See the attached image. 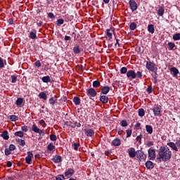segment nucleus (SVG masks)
<instances>
[{"label":"nucleus","instance_id":"1","mask_svg":"<svg viewBox=\"0 0 180 180\" xmlns=\"http://www.w3.org/2000/svg\"><path fill=\"white\" fill-rule=\"evenodd\" d=\"M172 157V152L167 146H160L158 150V160L167 162Z\"/></svg>","mask_w":180,"mask_h":180},{"label":"nucleus","instance_id":"2","mask_svg":"<svg viewBox=\"0 0 180 180\" xmlns=\"http://www.w3.org/2000/svg\"><path fill=\"white\" fill-rule=\"evenodd\" d=\"M127 77L129 81H133V79H136V78H143V73L140 71L136 73L134 70H129L127 72Z\"/></svg>","mask_w":180,"mask_h":180},{"label":"nucleus","instance_id":"3","mask_svg":"<svg viewBox=\"0 0 180 180\" xmlns=\"http://www.w3.org/2000/svg\"><path fill=\"white\" fill-rule=\"evenodd\" d=\"M146 68L149 71H152L153 72H156L158 71V68L155 66V64L152 63L151 61L146 62Z\"/></svg>","mask_w":180,"mask_h":180},{"label":"nucleus","instance_id":"4","mask_svg":"<svg viewBox=\"0 0 180 180\" xmlns=\"http://www.w3.org/2000/svg\"><path fill=\"white\" fill-rule=\"evenodd\" d=\"M136 158L139 160L141 162H144V161H146V159L147 158V155L144 154V152L141 150H137Z\"/></svg>","mask_w":180,"mask_h":180},{"label":"nucleus","instance_id":"5","mask_svg":"<svg viewBox=\"0 0 180 180\" xmlns=\"http://www.w3.org/2000/svg\"><path fill=\"white\" fill-rule=\"evenodd\" d=\"M129 5L130 6L131 12L137 11V8H139V6H137V3L136 2L135 0H129Z\"/></svg>","mask_w":180,"mask_h":180},{"label":"nucleus","instance_id":"6","mask_svg":"<svg viewBox=\"0 0 180 180\" xmlns=\"http://www.w3.org/2000/svg\"><path fill=\"white\" fill-rule=\"evenodd\" d=\"M148 154L149 160H155V149L153 148H150L148 150Z\"/></svg>","mask_w":180,"mask_h":180},{"label":"nucleus","instance_id":"7","mask_svg":"<svg viewBox=\"0 0 180 180\" xmlns=\"http://www.w3.org/2000/svg\"><path fill=\"white\" fill-rule=\"evenodd\" d=\"M83 131L87 137H94L95 136V131L92 129H83Z\"/></svg>","mask_w":180,"mask_h":180},{"label":"nucleus","instance_id":"8","mask_svg":"<svg viewBox=\"0 0 180 180\" xmlns=\"http://www.w3.org/2000/svg\"><path fill=\"white\" fill-rule=\"evenodd\" d=\"M153 110L154 116H161V108L159 106H155L150 109Z\"/></svg>","mask_w":180,"mask_h":180},{"label":"nucleus","instance_id":"9","mask_svg":"<svg viewBox=\"0 0 180 180\" xmlns=\"http://www.w3.org/2000/svg\"><path fill=\"white\" fill-rule=\"evenodd\" d=\"M86 94L88 96H90L91 98H95V96L97 95L96 91L94 90V88H90L87 89Z\"/></svg>","mask_w":180,"mask_h":180},{"label":"nucleus","instance_id":"10","mask_svg":"<svg viewBox=\"0 0 180 180\" xmlns=\"http://www.w3.org/2000/svg\"><path fill=\"white\" fill-rule=\"evenodd\" d=\"M128 154L130 158H134L136 156V149L134 148H130L128 149Z\"/></svg>","mask_w":180,"mask_h":180},{"label":"nucleus","instance_id":"11","mask_svg":"<svg viewBox=\"0 0 180 180\" xmlns=\"http://www.w3.org/2000/svg\"><path fill=\"white\" fill-rule=\"evenodd\" d=\"M32 158H33V153L32 152H27V156L25 158V162L27 164H32Z\"/></svg>","mask_w":180,"mask_h":180},{"label":"nucleus","instance_id":"12","mask_svg":"<svg viewBox=\"0 0 180 180\" xmlns=\"http://www.w3.org/2000/svg\"><path fill=\"white\" fill-rule=\"evenodd\" d=\"M75 172V171L74 170V169L69 168L65 171V176H72V175H74Z\"/></svg>","mask_w":180,"mask_h":180},{"label":"nucleus","instance_id":"13","mask_svg":"<svg viewBox=\"0 0 180 180\" xmlns=\"http://www.w3.org/2000/svg\"><path fill=\"white\" fill-rule=\"evenodd\" d=\"M167 146L170 147V148L173 149L174 151H178V146H176V142H169L167 143Z\"/></svg>","mask_w":180,"mask_h":180},{"label":"nucleus","instance_id":"14","mask_svg":"<svg viewBox=\"0 0 180 180\" xmlns=\"http://www.w3.org/2000/svg\"><path fill=\"white\" fill-rule=\"evenodd\" d=\"M112 146H114V147H119V146H120L122 144V141H120V139L116 138L114 140H112Z\"/></svg>","mask_w":180,"mask_h":180},{"label":"nucleus","instance_id":"15","mask_svg":"<svg viewBox=\"0 0 180 180\" xmlns=\"http://www.w3.org/2000/svg\"><path fill=\"white\" fill-rule=\"evenodd\" d=\"M109 91H110V87H109V86H105L101 89V94H103V95H108Z\"/></svg>","mask_w":180,"mask_h":180},{"label":"nucleus","instance_id":"16","mask_svg":"<svg viewBox=\"0 0 180 180\" xmlns=\"http://www.w3.org/2000/svg\"><path fill=\"white\" fill-rule=\"evenodd\" d=\"M106 39L109 41L112 40V37L113 36V33L111 32L110 29L106 30Z\"/></svg>","mask_w":180,"mask_h":180},{"label":"nucleus","instance_id":"17","mask_svg":"<svg viewBox=\"0 0 180 180\" xmlns=\"http://www.w3.org/2000/svg\"><path fill=\"white\" fill-rule=\"evenodd\" d=\"M145 165L148 169H153L154 168V163L150 160L147 161Z\"/></svg>","mask_w":180,"mask_h":180},{"label":"nucleus","instance_id":"18","mask_svg":"<svg viewBox=\"0 0 180 180\" xmlns=\"http://www.w3.org/2000/svg\"><path fill=\"white\" fill-rule=\"evenodd\" d=\"M53 162H55L56 164H58V163L61 162V161H63V159H62L61 156H60V155H56V156L53 158Z\"/></svg>","mask_w":180,"mask_h":180},{"label":"nucleus","instance_id":"19","mask_svg":"<svg viewBox=\"0 0 180 180\" xmlns=\"http://www.w3.org/2000/svg\"><path fill=\"white\" fill-rule=\"evenodd\" d=\"M100 101L102 103H108V102H109V97L107 96H101Z\"/></svg>","mask_w":180,"mask_h":180},{"label":"nucleus","instance_id":"20","mask_svg":"<svg viewBox=\"0 0 180 180\" xmlns=\"http://www.w3.org/2000/svg\"><path fill=\"white\" fill-rule=\"evenodd\" d=\"M170 72L174 75V77H176V75H178V74H179V70H178V69L176 68H172L170 69Z\"/></svg>","mask_w":180,"mask_h":180},{"label":"nucleus","instance_id":"21","mask_svg":"<svg viewBox=\"0 0 180 180\" xmlns=\"http://www.w3.org/2000/svg\"><path fill=\"white\" fill-rule=\"evenodd\" d=\"M1 136L4 140H9V134H8V131H3Z\"/></svg>","mask_w":180,"mask_h":180},{"label":"nucleus","instance_id":"22","mask_svg":"<svg viewBox=\"0 0 180 180\" xmlns=\"http://www.w3.org/2000/svg\"><path fill=\"white\" fill-rule=\"evenodd\" d=\"M49 103L50 105H52V106H53V105L57 103V96H55L54 97H51L49 99Z\"/></svg>","mask_w":180,"mask_h":180},{"label":"nucleus","instance_id":"23","mask_svg":"<svg viewBox=\"0 0 180 180\" xmlns=\"http://www.w3.org/2000/svg\"><path fill=\"white\" fill-rule=\"evenodd\" d=\"M65 126H68L69 127H72V129H75L76 124L75 122L71 121H67L65 122Z\"/></svg>","mask_w":180,"mask_h":180},{"label":"nucleus","instance_id":"24","mask_svg":"<svg viewBox=\"0 0 180 180\" xmlns=\"http://www.w3.org/2000/svg\"><path fill=\"white\" fill-rule=\"evenodd\" d=\"M73 103L75 105H78L81 104V98L78 96H75L73 98Z\"/></svg>","mask_w":180,"mask_h":180},{"label":"nucleus","instance_id":"25","mask_svg":"<svg viewBox=\"0 0 180 180\" xmlns=\"http://www.w3.org/2000/svg\"><path fill=\"white\" fill-rule=\"evenodd\" d=\"M23 103V98H18L15 101V105L17 106H20V108L22 107V104Z\"/></svg>","mask_w":180,"mask_h":180},{"label":"nucleus","instance_id":"26","mask_svg":"<svg viewBox=\"0 0 180 180\" xmlns=\"http://www.w3.org/2000/svg\"><path fill=\"white\" fill-rule=\"evenodd\" d=\"M39 98H40V99H44V101H47V94H46V93L44 92H41L39 94Z\"/></svg>","mask_w":180,"mask_h":180},{"label":"nucleus","instance_id":"27","mask_svg":"<svg viewBox=\"0 0 180 180\" xmlns=\"http://www.w3.org/2000/svg\"><path fill=\"white\" fill-rule=\"evenodd\" d=\"M73 53L74 54H79L81 53V49L79 46H76L73 48Z\"/></svg>","mask_w":180,"mask_h":180},{"label":"nucleus","instance_id":"28","mask_svg":"<svg viewBox=\"0 0 180 180\" xmlns=\"http://www.w3.org/2000/svg\"><path fill=\"white\" fill-rule=\"evenodd\" d=\"M155 28H154V25L153 24H150L148 26V31L149 32V33H151L152 34H154L155 32Z\"/></svg>","mask_w":180,"mask_h":180},{"label":"nucleus","instance_id":"29","mask_svg":"<svg viewBox=\"0 0 180 180\" xmlns=\"http://www.w3.org/2000/svg\"><path fill=\"white\" fill-rule=\"evenodd\" d=\"M146 130L148 134H153V127L151 125H146Z\"/></svg>","mask_w":180,"mask_h":180},{"label":"nucleus","instance_id":"30","mask_svg":"<svg viewBox=\"0 0 180 180\" xmlns=\"http://www.w3.org/2000/svg\"><path fill=\"white\" fill-rule=\"evenodd\" d=\"M16 141L19 143L20 146H22V147H25V146H26V142L23 139H16Z\"/></svg>","mask_w":180,"mask_h":180},{"label":"nucleus","instance_id":"31","mask_svg":"<svg viewBox=\"0 0 180 180\" xmlns=\"http://www.w3.org/2000/svg\"><path fill=\"white\" fill-rule=\"evenodd\" d=\"M41 81H43L45 84L50 82L51 79H50V76H45L41 78Z\"/></svg>","mask_w":180,"mask_h":180},{"label":"nucleus","instance_id":"32","mask_svg":"<svg viewBox=\"0 0 180 180\" xmlns=\"http://www.w3.org/2000/svg\"><path fill=\"white\" fill-rule=\"evenodd\" d=\"M32 130L34 133H40V129H39L37 126L34 124L32 126Z\"/></svg>","mask_w":180,"mask_h":180},{"label":"nucleus","instance_id":"33","mask_svg":"<svg viewBox=\"0 0 180 180\" xmlns=\"http://www.w3.org/2000/svg\"><path fill=\"white\" fill-rule=\"evenodd\" d=\"M30 39H34L37 37V35L36 34V31L34 32H30L29 35Z\"/></svg>","mask_w":180,"mask_h":180},{"label":"nucleus","instance_id":"34","mask_svg":"<svg viewBox=\"0 0 180 180\" xmlns=\"http://www.w3.org/2000/svg\"><path fill=\"white\" fill-rule=\"evenodd\" d=\"M49 151H54L56 150V146L53 143H49L47 147Z\"/></svg>","mask_w":180,"mask_h":180},{"label":"nucleus","instance_id":"35","mask_svg":"<svg viewBox=\"0 0 180 180\" xmlns=\"http://www.w3.org/2000/svg\"><path fill=\"white\" fill-rule=\"evenodd\" d=\"M93 86L94 88H99V86H101V82H99L98 80L94 81Z\"/></svg>","mask_w":180,"mask_h":180},{"label":"nucleus","instance_id":"36","mask_svg":"<svg viewBox=\"0 0 180 180\" xmlns=\"http://www.w3.org/2000/svg\"><path fill=\"white\" fill-rule=\"evenodd\" d=\"M139 116H140L141 117H143V116H144V115H146V111H144L143 108H140L139 110Z\"/></svg>","mask_w":180,"mask_h":180},{"label":"nucleus","instance_id":"37","mask_svg":"<svg viewBox=\"0 0 180 180\" xmlns=\"http://www.w3.org/2000/svg\"><path fill=\"white\" fill-rule=\"evenodd\" d=\"M9 119L11 120V122H16V120H18L19 117L15 115H13L9 116Z\"/></svg>","mask_w":180,"mask_h":180},{"label":"nucleus","instance_id":"38","mask_svg":"<svg viewBox=\"0 0 180 180\" xmlns=\"http://www.w3.org/2000/svg\"><path fill=\"white\" fill-rule=\"evenodd\" d=\"M120 125L122 126V127H127V126H129V124L127 123V120H122L120 122Z\"/></svg>","mask_w":180,"mask_h":180},{"label":"nucleus","instance_id":"39","mask_svg":"<svg viewBox=\"0 0 180 180\" xmlns=\"http://www.w3.org/2000/svg\"><path fill=\"white\" fill-rule=\"evenodd\" d=\"M173 40L174 41H176L178 40H180V33H176L173 35Z\"/></svg>","mask_w":180,"mask_h":180},{"label":"nucleus","instance_id":"40","mask_svg":"<svg viewBox=\"0 0 180 180\" xmlns=\"http://www.w3.org/2000/svg\"><path fill=\"white\" fill-rule=\"evenodd\" d=\"M165 12V10H164L163 8H160L158 11V16H162L164 15V13Z\"/></svg>","mask_w":180,"mask_h":180},{"label":"nucleus","instance_id":"41","mask_svg":"<svg viewBox=\"0 0 180 180\" xmlns=\"http://www.w3.org/2000/svg\"><path fill=\"white\" fill-rule=\"evenodd\" d=\"M14 135H15L16 137H23L24 134H23V131H19L15 132Z\"/></svg>","mask_w":180,"mask_h":180},{"label":"nucleus","instance_id":"42","mask_svg":"<svg viewBox=\"0 0 180 180\" xmlns=\"http://www.w3.org/2000/svg\"><path fill=\"white\" fill-rule=\"evenodd\" d=\"M169 50H172L175 47V43L174 42H169L167 44Z\"/></svg>","mask_w":180,"mask_h":180},{"label":"nucleus","instance_id":"43","mask_svg":"<svg viewBox=\"0 0 180 180\" xmlns=\"http://www.w3.org/2000/svg\"><path fill=\"white\" fill-rule=\"evenodd\" d=\"M129 27L131 30H135L137 27V24H136V22H132L130 24Z\"/></svg>","mask_w":180,"mask_h":180},{"label":"nucleus","instance_id":"44","mask_svg":"<svg viewBox=\"0 0 180 180\" xmlns=\"http://www.w3.org/2000/svg\"><path fill=\"white\" fill-rule=\"evenodd\" d=\"M56 23L58 26H61V25L64 24V20L63 18H60L57 20Z\"/></svg>","mask_w":180,"mask_h":180},{"label":"nucleus","instance_id":"45","mask_svg":"<svg viewBox=\"0 0 180 180\" xmlns=\"http://www.w3.org/2000/svg\"><path fill=\"white\" fill-rule=\"evenodd\" d=\"M11 78L12 84H15L18 81V77L15 75H11Z\"/></svg>","mask_w":180,"mask_h":180},{"label":"nucleus","instance_id":"46","mask_svg":"<svg viewBox=\"0 0 180 180\" xmlns=\"http://www.w3.org/2000/svg\"><path fill=\"white\" fill-rule=\"evenodd\" d=\"M50 140H51V141H57V136H56V134H51L50 135Z\"/></svg>","mask_w":180,"mask_h":180},{"label":"nucleus","instance_id":"47","mask_svg":"<svg viewBox=\"0 0 180 180\" xmlns=\"http://www.w3.org/2000/svg\"><path fill=\"white\" fill-rule=\"evenodd\" d=\"M127 72H128L127 68H126V67H122L120 70L121 74H126V73H127Z\"/></svg>","mask_w":180,"mask_h":180},{"label":"nucleus","instance_id":"48","mask_svg":"<svg viewBox=\"0 0 180 180\" xmlns=\"http://www.w3.org/2000/svg\"><path fill=\"white\" fill-rule=\"evenodd\" d=\"M64 179H65V178L64 177V175H63V174L58 175L56 177V180H64Z\"/></svg>","mask_w":180,"mask_h":180},{"label":"nucleus","instance_id":"49","mask_svg":"<svg viewBox=\"0 0 180 180\" xmlns=\"http://www.w3.org/2000/svg\"><path fill=\"white\" fill-rule=\"evenodd\" d=\"M8 150H10L11 151H15V150H16V146L13 144H11L9 146Z\"/></svg>","mask_w":180,"mask_h":180},{"label":"nucleus","instance_id":"50","mask_svg":"<svg viewBox=\"0 0 180 180\" xmlns=\"http://www.w3.org/2000/svg\"><path fill=\"white\" fill-rule=\"evenodd\" d=\"M39 124L42 126V127H46V122H44V120H41L39 121Z\"/></svg>","mask_w":180,"mask_h":180},{"label":"nucleus","instance_id":"51","mask_svg":"<svg viewBox=\"0 0 180 180\" xmlns=\"http://www.w3.org/2000/svg\"><path fill=\"white\" fill-rule=\"evenodd\" d=\"M152 146H154V141H149L146 143V147H152Z\"/></svg>","mask_w":180,"mask_h":180},{"label":"nucleus","instance_id":"52","mask_svg":"<svg viewBox=\"0 0 180 180\" xmlns=\"http://www.w3.org/2000/svg\"><path fill=\"white\" fill-rule=\"evenodd\" d=\"M34 65L37 67V68H40V67H41V63L40 62V60H37L34 63Z\"/></svg>","mask_w":180,"mask_h":180},{"label":"nucleus","instance_id":"53","mask_svg":"<svg viewBox=\"0 0 180 180\" xmlns=\"http://www.w3.org/2000/svg\"><path fill=\"white\" fill-rule=\"evenodd\" d=\"M73 147H74V150H75V151H77L78 150V148H79V143H74Z\"/></svg>","mask_w":180,"mask_h":180},{"label":"nucleus","instance_id":"54","mask_svg":"<svg viewBox=\"0 0 180 180\" xmlns=\"http://www.w3.org/2000/svg\"><path fill=\"white\" fill-rule=\"evenodd\" d=\"M11 150H9V148H6L4 150L5 153V155L8 156V155H11Z\"/></svg>","mask_w":180,"mask_h":180},{"label":"nucleus","instance_id":"55","mask_svg":"<svg viewBox=\"0 0 180 180\" xmlns=\"http://www.w3.org/2000/svg\"><path fill=\"white\" fill-rule=\"evenodd\" d=\"M5 67V64L4 63V59L0 58V68H4Z\"/></svg>","mask_w":180,"mask_h":180},{"label":"nucleus","instance_id":"56","mask_svg":"<svg viewBox=\"0 0 180 180\" xmlns=\"http://www.w3.org/2000/svg\"><path fill=\"white\" fill-rule=\"evenodd\" d=\"M21 130L26 133V131H27L29 130V127H27V126H22L21 127Z\"/></svg>","mask_w":180,"mask_h":180},{"label":"nucleus","instance_id":"57","mask_svg":"<svg viewBox=\"0 0 180 180\" xmlns=\"http://www.w3.org/2000/svg\"><path fill=\"white\" fill-rule=\"evenodd\" d=\"M141 139H143V135L140 134L136 137V141H139V143H141Z\"/></svg>","mask_w":180,"mask_h":180},{"label":"nucleus","instance_id":"58","mask_svg":"<svg viewBox=\"0 0 180 180\" xmlns=\"http://www.w3.org/2000/svg\"><path fill=\"white\" fill-rule=\"evenodd\" d=\"M148 94H151L153 92V87L151 86H148L147 88Z\"/></svg>","mask_w":180,"mask_h":180},{"label":"nucleus","instance_id":"59","mask_svg":"<svg viewBox=\"0 0 180 180\" xmlns=\"http://www.w3.org/2000/svg\"><path fill=\"white\" fill-rule=\"evenodd\" d=\"M126 131H127V137H130V136H131V129H127Z\"/></svg>","mask_w":180,"mask_h":180},{"label":"nucleus","instance_id":"60","mask_svg":"<svg viewBox=\"0 0 180 180\" xmlns=\"http://www.w3.org/2000/svg\"><path fill=\"white\" fill-rule=\"evenodd\" d=\"M39 136H44V134H46V133L44 132V129H39V132H38Z\"/></svg>","mask_w":180,"mask_h":180},{"label":"nucleus","instance_id":"61","mask_svg":"<svg viewBox=\"0 0 180 180\" xmlns=\"http://www.w3.org/2000/svg\"><path fill=\"white\" fill-rule=\"evenodd\" d=\"M48 16H49V18H50L51 19H53V18H55L54 13H49L48 14Z\"/></svg>","mask_w":180,"mask_h":180},{"label":"nucleus","instance_id":"62","mask_svg":"<svg viewBox=\"0 0 180 180\" xmlns=\"http://www.w3.org/2000/svg\"><path fill=\"white\" fill-rule=\"evenodd\" d=\"M176 145L180 148V139L176 140Z\"/></svg>","mask_w":180,"mask_h":180},{"label":"nucleus","instance_id":"63","mask_svg":"<svg viewBox=\"0 0 180 180\" xmlns=\"http://www.w3.org/2000/svg\"><path fill=\"white\" fill-rule=\"evenodd\" d=\"M75 127H81V123L79 122H75Z\"/></svg>","mask_w":180,"mask_h":180},{"label":"nucleus","instance_id":"64","mask_svg":"<svg viewBox=\"0 0 180 180\" xmlns=\"http://www.w3.org/2000/svg\"><path fill=\"white\" fill-rule=\"evenodd\" d=\"M7 167H8V168H10V167H12V162L11 161L7 162Z\"/></svg>","mask_w":180,"mask_h":180}]
</instances>
